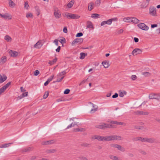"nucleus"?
Masks as SVG:
<instances>
[{"label":"nucleus","instance_id":"nucleus-52","mask_svg":"<svg viewBox=\"0 0 160 160\" xmlns=\"http://www.w3.org/2000/svg\"><path fill=\"white\" fill-rule=\"evenodd\" d=\"M54 77V75H52L49 78H48V79L47 80L48 81V82H51V81L52 80L53 78Z\"/></svg>","mask_w":160,"mask_h":160},{"label":"nucleus","instance_id":"nucleus-3","mask_svg":"<svg viewBox=\"0 0 160 160\" xmlns=\"http://www.w3.org/2000/svg\"><path fill=\"white\" fill-rule=\"evenodd\" d=\"M65 15L68 19H76L79 18L80 17L78 15L72 14L68 12L66 13Z\"/></svg>","mask_w":160,"mask_h":160},{"label":"nucleus","instance_id":"nucleus-64","mask_svg":"<svg viewBox=\"0 0 160 160\" xmlns=\"http://www.w3.org/2000/svg\"><path fill=\"white\" fill-rule=\"evenodd\" d=\"M156 99L160 101V93L157 94Z\"/></svg>","mask_w":160,"mask_h":160},{"label":"nucleus","instance_id":"nucleus-30","mask_svg":"<svg viewBox=\"0 0 160 160\" xmlns=\"http://www.w3.org/2000/svg\"><path fill=\"white\" fill-rule=\"evenodd\" d=\"M9 5L10 7L13 8L14 7L15 4L12 1L10 0L9 2Z\"/></svg>","mask_w":160,"mask_h":160},{"label":"nucleus","instance_id":"nucleus-15","mask_svg":"<svg viewBox=\"0 0 160 160\" xmlns=\"http://www.w3.org/2000/svg\"><path fill=\"white\" fill-rule=\"evenodd\" d=\"M42 45L41 44V41L39 40L38 42L34 46V47L35 48H40Z\"/></svg>","mask_w":160,"mask_h":160},{"label":"nucleus","instance_id":"nucleus-18","mask_svg":"<svg viewBox=\"0 0 160 160\" xmlns=\"http://www.w3.org/2000/svg\"><path fill=\"white\" fill-rule=\"evenodd\" d=\"M150 0H146L143 2L142 4V7L144 8H146L148 5Z\"/></svg>","mask_w":160,"mask_h":160},{"label":"nucleus","instance_id":"nucleus-33","mask_svg":"<svg viewBox=\"0 0 160 160\" xmlns=\"http://www.w3.org/2000/svg\"><path fill=\"white\" fill-rule=\"evenodd\" d=\"M1 63H5L7 61V57L5 56L2 57L1 58Z\"/></svg>","mask_w":160,"mask_h":160},{"label":"nucleus","instance_id":"nucleus-8","mask_svg":"<svg viewBox=\"0 0 160 160\" xmlns=\"http://www.w3.org/2000/svg\"><path fill=\"white\" fill-rule=\"evenodd\" d=\"M142 52V51L141 49L139 48H136L133 50L132 52V54L133 56L136 55L137 54H141Z\"/></svg>","mask_w":160,"mask_h":160},{"label":"nucleus","instance_id":"nucleus-58","mask_svg":"<svg viewBox=\"0 0 160 160\" xmlns=\"http://www.w3.org/2000/svg\"><path fill=\"white\" fill-rule=\"evenodd\" d=\"M141 127L139 126H135L134 128H135L138 129H141Z\"/></svg>","mask_w":160,"mask_h":160},{"label":"nucleus","instance_id":"nucleus-11","mask_svg":"<svg viewBox=\"0 0 160 160\" xmlns=\"http://www.w3.org/2000/svg\"><path fill=\"white\" fill-rule=\"evenodd\" d=\"M0 16L2 18L7 19L8 20L11 19H12V16L8 13H6L4 14H2L0 13Z\"/></svg>","mask_w":160,"mask_h":160},{"label":"nucleus","instance_id":"nucleus-10","mask_svg":"<svg viewBox=\"0 0 160 160\" xmlns=\"http://www.w3.org/2000/svg\"><path fill=\"white\" fill-rule=\"evenodd\" d=\"M54 14L55 17L56 18H59L61 16L60 11L57 8L54 10Z\"/></svg>","mask_w":160,"mask_h":160},{"label":"nucleus","instance_id":"nucleus-43","mask_svg":"<svg viewBox=\"0 0 160 160\" xmlns=\"http://www.w3.org/2000/svg\"><path fill=\"white\" fill-rule=\"evenodd\" d=\"M59 41L62 44L66 43V40L64 38H63L62 39H60Z\"/></svg>","mask_w":160,"mask_h":160},{"label":"nucleus","instance_id":"nucleus-36","mask_svg":"<svg viewBox=\"0 0 160 160\" xmlns=\"http://www.w3.org/2000/svg\"><path fill=\"white\" fill-rule=\"evenodd\" d=\"M142 74L144 75L145 77H148L151 75V73L148 72H142Z\"/></svg>","mask_w":160,"mask_h":160},{"label":"nucleus","instance_id":"nucleus-28","mask_svg":"<svg viewBox=\"0 0 160 160\" xmlns=\"http://www.w3.org/2000/svg\"><path fill=\"white\" fill-rule=\"evenodd\" d=\"M87 55V53H85L84 52H81L80 53V58L81 59H83Z\"/></svg>","mask_w":160,"mask_h":160},{"label":"nucleus","instance_id":"nucleus-51","mask_svg":"<svg viewBox=\"0 0 160 160\" xmlns=\"http://www.w3.org/2000/svg\"><path fill=\"white\" fill-rule=\"evenodd\" d=\"M11 84V82H8V83H7L6 85L3 86V87L6 89L8 88L9 85Z\"/></svg>","mask_w":160,"mask_h":160},{"label":"nucleus","instance_id":"nucleus-42","mask_svg":"<svg viewBox=\"0 0 160 160\" xmlns=\"http://www.w3.org/2000/svg\"><path fill=\"white\" fill-rule=\"evenodd\" d=\"M26 16L27 18H32L33 17V15L32 13H28L27 14Z\"/></svg>","mask_w":160,"mask_h":160},{"label":"nucleus","instance_id":"nucleus-22","mask_svg":"<svg viewBox=\"0 0 160 160\" xmlns=\"http://www.w3.org/2000/svg\"><path fill=\"white\" fill-rule=\"evenodd\" d=\"M111 123L115 124H118V125H125L126 124L122 122H118L117 121H112L111 122Z\"/></svg>","mask_w":160,"mask_h":160},{"label":"nucleus","instance_id":"nucleus-46","mask_svg":"<svg viewBox=\"0 0 160 160\" xmlns=\"http://www.w3.org/2000/svg\"><path fill=\"white\" fill-rule=\"evenodd\" d=\"M48 96V92H46L43 95V98L44 99L46 98Z\"/></svg>","mask_w":160,"mask_h":160},{"label":"nucleus","instance_id":"nucleus-23","mask_svg":"<svg viewBox=\"0 0 160 160\" xmlns=\"http://www.w3.org/2000/svg\"><path fill=\"white\" fill-rule=\"evenodd\" d=\"M139 20L135 17L132 18V20L131 22L134 23H138L139 22Z\"/></svg>","mask_w":160,"mask_h":160},{"label":"nucleus","instance_id":"nucleus-20","mask_svg":"<svg viewBox=\"0 0 160 160\" xmlns=\"http://www.w3.org/2000/svg\"><path fill=\"white\" fill-rule=\"evenodd\" d=\"M12 143H10L2 144L0 145V148H6L9 147L10 146V144Z\"/></svg>","mask_w":160,"mask_h":160},{"label":"nucleus","instance_id":"nucleus-63","mask_svg":"<svg viewBox=\"0 0 160 160\" xmlns=\"http://www.w3.org/2000/svg\"><path fill=\"white\" fill-rule=\"evenodd\" d=\"M118 94L117 93H115L114 95H112V98H115L118 97Z\"/></svg>","mask_w":160,"mask_h":160},{"label":"nucleus","instance_id":"nucleus-59","mask_svg":"<svg viewBox=\"0 0 160 160\" xmlns=\"http://www.w3.org/2000/svg\"><path fill=\"white\" fill-rule=\"evenodd\" d=\"M28 94V92H25L23 93L22 94V95L23 96V97L27 96Z\"/></svg>","mask_w":160,"mask_h":160},{"label":"nucleus","instance_id":"nucleus-5","mask_svg":"<svg viewBox=\"0 0 160 160\" xmlns=\"http://www.w3.org/2000/svg\"><path fill=\"white\" fill-rule=\"evenodd\" d=\"M102 129H105L106 128H113L115 127L114 125L112 124H109L107 123H103L101 124Z\"/></svg>","mask_w":160,"mask_h":160},{"label":"nucleus","instance_id":"nucleus-16","mask_svg":"<svg viewBox=\"0 0 160 160\" xmlns=\"http://www.w3.org/2000/svg\"><path fill=\"white\" fill-rule=\"evenodd\" d=\"M136 114H140L142 115H147L149 114V112H143L138 111L135 112Z\"/></svg>","mask_w":160,"mask_h":160},{"label":"nucleus","instance_id":"nucleus-26","mask_svg":"<svg viewBox=\"0 0 160 160\" xmlns=\"http://www.w3.org/2000/svg\"><path fill=\"white\" fill-rule=\"evenodd\" d=\"M87 27L89 28H91L93 27L92 24L90 21H88L87 22Z\"/></svg>","mask_w":160,"mask_h":160},{"label":"nucleus","instance_id":"nucleus-57","mask_svg":"<svg viewBox=\"0 0 160 160\" xmlns=\"http://www.w3.org/2000/svg\"><path fill=\"white\" fill-rule=\"evenodd\" d=\"M110 20H111V23H112V21H116L118 19L117 18H112L109 19Z\"/></svg>","mask_w":160,"mask_h":160},{"label":"nucleus","instance_id":"nucleus-25","mask_svg":"<svg viewBox=\"0 0 160 160\" xmlns=\"http://www.w3.org/2000/svg\"><path fill=\"white\" fill-rule=\"evenodd\" d=\"M74 131L75 132H83L85 131V128H74Z\"/></svg>","mask_w":160,"mask_h":160},{"label":"nucleus","instance_id":"nucleus-27","mask_svg":"<svg viewBox=\"0 0 160 160\" xmlns=\"http://www.w3.org/2000/svg\"><path fill=\"white\" fill-rule=\"evenodd\" d=\"M77 123L74 122H72L71 124L68 125L67 128V129L69 128L74 127L75 125H77Z\"/></svg>","mask_w":160,"mask_h":160},{"label":"nucleus","instance_id":"nucleus-39","mask_svg":"<svg viewBox=\"0 0 160 160\" xmlns=\"http://www.w3.org/2000/svg\"><path fill=\"white\" fill-rule=\"evenodd\" d=\"M5 39L8 42H9L11 39L10 37L8 35H6L5 37Z\"/></svg>","mask_w":160,"mask_h":160},{"label":"nucleus","instance_id":"nucleus-41","mask_svg":"<svg viewBox=\"0 0 160 160\" xmlns=\"http://www.w3.org/2000/svg\"><path fill=\"white\" fill-rule=\"evenodd\" d=\"M6 89L3 87L0 88V95Z\"/></svg>","mask_w":160,"mask_h":160},{"label":"nucleus","instance_id":"nucleus-37","mask_svg":"<svg viewBox=\"0 0 160 160\" xmlns=\"http://www.w3.org/2000/svg\"><path fill=\"white\" fill-rule=\"evenodd\" d=\"M127 92L125 91L123 92H119V96L121 97H123L124 96V94L125 95L126 94Z\"/></svg>","mask_w":160,"mask_h":160},{"label":"nucleus","instance_id":"nucleus-2","mask_svg":"<svg viewBox=\"0 0 160 160\" xmlns=\"http://www.w3.org/2000/svg\"><path fill=\"white\" fill-rule=\"evenodd\" d=\"M110 146L111 147L115 148H117L118 150L122 152H124L125 151V149L123 147L117 144H111Z\"/></svg>","mask_w":160,"mask_h":160},{"label":"nucleus","instance_id":"nucleus-35","mask_svg":"<svg viewBox=\"0 0 160 160\" xmlns=\"http://www.w3.org/2000/svg\"><path fill=\"white\" fill-rule=\"evenodd\" d=\"M123 21L125 22H131V20H132V18H130L128 17L127 18H124L123 19Z\"/></svg>","mask_w":160,"mask_h":160},{"label":"nucleus","instance_id":"nucleus-9","mask_svg":"<svg viewBox=\"0 0 160 160\" xmlns=\"http://www.w3.org/2000/svg\"><path fill=\"white\" fill-rule=\"evenodd\" d=\"M55 142V140H51L49 141H43L41 142V144L42 145H50L54 143Z\"/></svg>","mask_w":160,"mask_h":160},{"label":"nucleus","instance_id":"nucleus-45","mask_svg":"<svg viewBox=\"0 0 160 160\" xmlns=\"http://www.w3.org/2000/svg\"><path fill=\"white\" fill-rule=\"evenodd\" d=\"M101 3V0H97L95 3V4L99 6L100 5V4Z\"/></svg>","mask_w":160,"mask_h":160},{"label":"nucleus","instance_id":"nucleus-17","mask_svg":"<svg viewBox=\"0 0 160 160\" xmlns=\"http://www.w3.org/2000/svg\"><path fill=\"white\" fill-rule=\"evenodd\" d=\"M109 157L112 160H122L119 157L112 155H109Z\"/></svg>","mask_w":160,"mask_h":160},{"label":"nucleus","instance_id":"nucleus-32","mask_svg":"<svg viewBox=\"0 0 160 160\" xmlns=\"http://www.w3.org/2000/svg\"><path fill=\"white\" fill-rule=\"evenodd\" d=\"M102 64L105 68H107L108 67V63L107 62H103Z\"/></svg>","mask_w":160,"mask_h":160},{"label":"nucleus","instance_id":"nucleus-6","mask_svg":"<svg viewBox=\"0 0 160 160\" xmlns=\"http://www.w3.org/2000/svg\"><path fill=\"white\" fill-rule=\"evenodd\" d=\"M149 10V13L151 15L153 16L156 15L157 9L155 7L153 6L150 7Z\"/></svg>","mask_w":160,"mask_h":160},{"label":"nucleus","instance_id":"nucleus-49","mask_svg":"<svg viewBox=\"0 0 160 160\" xmlns=\"http://www.w3.org/2000/svg\"><path fill=\"white\" fill-rule=\"evenodd\" d=\"M102 141H108L107 136H106L105 137H102Z\"/></svg>","mask_w":160,"mask_h":160},{"label":"nucleus","instance_id":"nucleus-19","mask_svg":"<svg viewBox=\"0 0 160 160\" xmlns=\"http://www.w3.org/2000/svg\"><path fill=\"white\" fill-rule=\"evenodd\" d=\"M7 78V77L5 75H3L2 76L0 74V83H1L5 81Z\"/></svg>","mask_w":160,"mask_h":160},{"label":"nucleus","instance_id":"nucleus-7","mask_svg":"<svg viewBox=\"0 0 160 160\" xmlns=\"http://www.w3.org/2000/svg\"><path fill=\"white\" fill-rule=\"evenodd\" d=\"M137 25L139 28L142 30L146 31L148 30L149 28L144 23H140Z\"/></svg>","mask_w":160,"mask_h":160},{"label":"nucleus","instance_id":"nucleus-31","mask_svg":"<svg viewBox=\"0 0 160 160\" xmlns=\"http://www.w3.org/2000/svg\"><path fill=\"white\" fill-rule=\"evenodd\" d=\"M74 2L73 0H72L68 3L67 4V6L68 8H70L72 7L74 4Z\"/></svg>","mask_w":160,"mask_h":160},{"label":"nucleus","instance_id":"nucleus-47","mask_svg":"<svg viewBox=\"0 0 160 160\" xmlns=\"http://www.w3.org/2000/svg\"><path fill=\"white\" fill-rule=\"evenodd\" d=\"M137 78V77L135 75H132L131 76V78L132 80H135Z\"/></svg>","mask_w":160,"mask_h":160},{"label":"nucleus","instance_id":"nucleus-60","mask_svg":"<svg viewBox=\"0 0 160 160\" xmlns=\"http://www.w3.org/2000/svg\"><path fill=\"white\" fill-rule=\"evenodd\" d=\"M39 73V72L38 70H36L34 72V75L35 76H37L38 75Z\"/></svg>","mask_w":160,"mask_h":160},{"label":"nucleus","instance_id":"nucleus-24","mask_svg":"<svg viewBox=\"0 0 160 160\" xmlns=\"http://www.w3.org/2000/svg\"><path fill=\"white\" fill-rule=\"evenodd\" d=\"M56 152V150L54 149H47L46 150L45 152L48 153H53Z\"/></svg>","mask_w":160,"mask_h":160},{"label":"nucleus","instance_id":"nucleus-1","mask_svg":"<svg viewBox=\"0 0 160 160\" xmlns=\"http://www.w3.org/2000/svg\"><path fill=\"white\" fill-rule=\"evenodd\" d=\"M108 141L119 140L121 139V137L116 135L107 136Z\"/></svg>","mask_w":160,"mask_h":160},{"label":"nucleus","instance_id":"nucleus-13","mask_svg":"<svg viewBox=\"0 0 160 160\" xmlns=\"http://www.w3.org/2000/svg\"><path fill=\"white\" fill-rule=\"evenodd\" d=\"M89 103L91 104L92 105V106L93 108V109H92L90 111V113H94L98 109L97 106V107L96 108V105L94 104L93 103H92L91 102H89Z\"/></svg>","mask_w":160,"mask_h":160},{"label":"nucleus","instance_id":"nucleus-50","mask_svg":"<svg viewBox=\"0 0 160 160\" xmlns=\"http://www.w3.org/2000/svg\"><path fill=\"white\" fill-rule=\"evenodd\" d=\"M134 141H142V137H138L137 138H134Z\"/></svg>","mask_w":160,"mask_h":160},{"label":"nucleus","instance_id":"nucleus-40","mask_svg":"<svg viewBox=\"0 0 160 160\" xmlns=\"http://www.w3.org/2000/svg\"><path fill=\"white\" fill-rule=\"evenodd\" d=\"M89 145V144L87 143H83L81 144L80 146L81 147H88Z\"/></svg>","mask_w":160,"mask_h":160},{"label":"nucleus","instance_id":"nucleus-4","mask_svg":"<svg viewBox=\"0 0 160 160\" xmlns=\"http://www.w3.org/2000/svg\"><path fill=\"white\" fill-rule=\"evenodd\" d=\"M83 39L82 38H76L72 42V45L74 46L77 43L80 44L83 42Z\"/></svg>","mask_w":160,"mask_h":160},{"label":"nucleus","instance_id":"nucleus-61","mask_svg":"<svg viewBox=\"0 0 160 160\" xmlns=\"http://www.w3.org/2000/svg\"><path fill=\"white\" fill-rule=\"evenodd\" d=\"M53 42L55 43V45L57 46H58V40H57V39H55L54 41Z\"/></svg>","mask_w":160,"mask_h":160},{"label":"nucleus","instance_id":"nucleus-21","mask_svg":"<svg viewBox=\"0 0 160 160\" xmlns=\"http://www.w3.org/2000/svg\"><path fill=\"white\" fill-rule=\"evenodd\" d=\"M157 95V94H156L155 93H151L149 94V98L150 99H156Z\"/></svg>","mask_w":160,"mask_h":160},{"label":"nucleus","instance_id":"nucleus-12","mask_svg":"<svg viewBox=\"0 0 160 160\" xmlns=\"http://www.w3.org/2000/svg\"><path fill=\"white\" fill-rule=\"evenodd\" d=\"M9 53L10 55L13 57H16L18 56V52L12 50L9 51Z\"/></svg>","mask_w":160,"mask_h":160},{"label":"nucleus","instance_id":"nucleus-38","mask_svg":"<svg viewBox=\"0 0 160 160\" xmlns=\"http://www.w3.org/2000/svg\"><path fill=\"white\" fill-rule=\"evenodd\" d=\"M99 14L97 13H94L92 15L91 17L93 18H98Z\"/></svg>","mask_w":160,"mask_h":160},{"label":"nucleus","instance_id":"nucleus-48","mask_svg":"<svg viewBox=\"0 0 160 160\" xmlns=\"http://www.w3.org/2000/svg\"><path fill=\"white\" fill-rule=\"evenodd\" d=\"M70 92V89H67L64 92V93L65 94H68Z\"/></svg>","mask_w":160,"mask_h":160},{"label":"nucleus","instance_id":"nucleus-29","mask_svg":"<svg viewBox=\"0 0 160 160\" xmlns=\"http://www.w3.org/2000/svg\"><path fill=\"white\" fill-rule=\"evenodd\" d=\"M93 4H94L92 2H91L88 4V9L89 11H91L92 10Z\"/></svg>","mask_w":160,"mask_h":160},{"label":"nucleus","instance_id":"nucleus-62","mask_svg":"<svg viewBox=\"0 0 160 160\" xmlns=\"http://www.w3.org/2000/svg\"><path fill=\"white\" fill-rule=\"evenodd\" d=\"M95 127L97 128L102 129V125H97L95 126Z\"/></svg>","mask_w":160,"mask_h":160},{"label":"nucleus","instance_id":"nucleus-53","mask_svg":"<svg viewBox=\"0 0 160 160\" xmlns=\"http://www.w3.org/2000/svg\"><path fill=\"white\" fill-rule=\"evenodd\" d=\"M83 35V33L82 32H79L76 35V37H79L82 36Z\"/></svg>","mask_w":160,"mask_h":160},{"label":"nucleus","instance_id":"nucleus-56","mask_svg":"<svg viewBox=\"0 0 160 160\" xmlns=\"http://www.w3.org/2000/svg\"><path fill=\"white\" fill-rule=\"evenodd\" d=\"M147 138H142V142H147Z\"/></svg>","mask_w":160,"mask_h":160},{"label":"nucleus","instance_id":"nucleus-34","mask_svg":"<svg viewBox=\"0 0 160 160\" xmlns=\"http://www.w3.org/2000/svg\"><path fill=\"white\" fill-rule=\"evenodd\" d=\"M57 60V58H56L53 59L52 61H50L48 62V63L50 65H52L54 64V63L56 62Z\"/></svg>","mask_w":160,"mask_h":160},{"label":"nucleus","instance_id":"nucleus-55","mask_svg":"<svg viewBox=\"0 0 160 160\" xmlns=\"http://www.w3.org/2000/svg\"><path fill=\"white\" fill-rule=\"evenodd\" d=\"M29 6L27 2H25L24 4V8L27 9H28Z\"/></svg>","mask_w":160,"mask_h":160},{"label":"nucleus","instance_id":"nucleus-44","mask_svg":"<svg viewBox=\"0 0 160 160\" xmlns=\"http://www.w3.org/2000/svg\"><path fill=\"white\" fill-rule=\"evenodd\" d=\"M79 158L80 160H88L87 158L83 156H81Z\"/></svg>","mask_w":160,"mask_h":160},{"label":"nucleus","instance_id":"nucleus-54","mask_svg":"<svg viewBox=\"0 0 160 160\" xmlns=\"http://www.w3.org/2000/svg\"><path fill=\"white\" fill-rule=\"evenodd\" d=\"M111 21V20H110L109 19L107 21H105L106 24L108 25H110L112 24Z\"/></svg>","mask_w":160,"mask_h":160},{"label":"nucleus","instance_id":"nucleus-14","mask_svg":"<svg viewBox=\"0 0 160 160\" xmlns=\"http://www.w3.org/2000/svg\"><path fill=\"white\" fill-rule=\"evenodd\" d=\"M150 143H157L158 141L153 138H147V142Z\"/></svg>","mask_w":160,"mask_h":160}]
</instances>
